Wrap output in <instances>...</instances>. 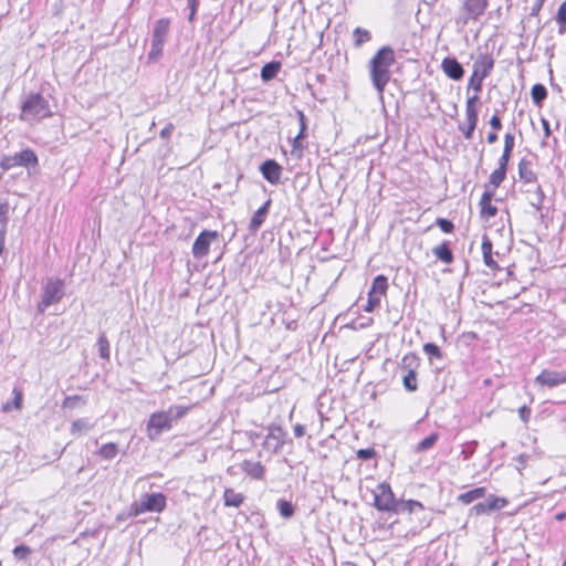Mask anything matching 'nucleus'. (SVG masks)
<instances>
[{"label": "nucleus", "mask_w": 566, "mask_h": 566, "mask_svg": "<svg viewBox=\"0 0 566 566\" xmlns=\"http://www.w3.org/2000/svg\"><path fill=\"white\" fill-rule=\"evenodd\" d=\"M438 439H439V433L432 432L431 434H429L427 438H424L417 444L416 452H424V451L431 449L434 446V443L438 441Z\"/></svg>", "instance_id": "473e14b6"}, {"label": "nucleus", "mask_w": 566, "mask_h": 566, "mask_svg": "<svg viewBox=\"0 0 566 566\" xmlns=\"http://www.w3.org/2000/svg\"><path fill=\"white\" fill-rule=\"evenodd\" d=\"M492 249H493V244H492L491 240L489 239L488 235H483L482 244H481V250H482L484 263L490 269L495 270L499 266H497V263L494 261V259L492 256Z\"/></svg>", "instance_id": "6ab92c4d"}, {"label": "nucleus", "mask_w": 566, "mask_h": 566, "mask_svg": "<svg viewBox=\"0 0 566 566\" xmlns=\"http://www.w3.org/2000/svg\"><path fill=\"white\" fill-rule=\"evenodd\" d=\"M0 167L3 170H10L15 167H24L29 170L39 168V158L31 148H24L13 155H6L0 160Z\"/></svg>", "instance_id": "20e7f679"}, {"label": "nucleus", "mask_w": 566, "mask_h": 566, "mask_svg": "<svg viewBox=\"0 0 566 566\" xmlns=\"http://www.w3.org/2000/svg\"><path fill=\"white\" fill-rule=\"evenodd\" d=\"M263 178L271 185H277L282 176V167L274 160L268 159L260 166Z\"/></svg>", "instance_id": "9b49d317"}, {"label": "nucleus", "mask_w": 566, "mask_h": 566, "mask_svg": "<svg viewBox=\"0 0 566 566\" xmlns=\"http://www.w3.org/2000/svg\"><path fill=\"white\" fill-rule=\"evenodd\" d=\"M357 458L360 460H369L376 455V452L373 448L368 449H359L357 452Z\"/></svg>", "instance_id": "8fccbe9b"}, {"label": "nucleus", "mask_w": 566, "mask_h": 566, "mask_svg": "<svg viewBox=\"0 0 566 566\" xmlns=\"http://www.w3.org/2000/svg\"><path fill=\"white\" fill-rule=\"evenodd\" d=\"M118 449L115 443L103 444L99 449V454L106 460L114 459L117 455Z\"/></svg>", "instance_id": "e433bc0d"}, {"label": "nucleus", "mask_w": 566, "mask_h": 566, "mask_svg": "<svg viewBox=\"0 0 566 566\" xmlns=\"http://www.w3.org/2000/svg\"><path fill=\"white\" fill-rule=\"evenodd\" d=\"M489 512L497 511L503 509L507 501L504 497L490 496L486 501Z\"/></svg>", "instance_id": "58836bf2"}, {"label": "nucleus", "mask_w": 566, "mask_h": 566, "mask_svg": "<svg viewBox=\"0 0 566 566\" xmlns=\"http://www.w3.org/2000/svg\"><path fill=\"white\" fill-rule=\"evenodd\" d=\"M485 493V489L484 488H476L474 490H471V491H468L465 493H462L460 496H459V500L464 503V504H470L472 503L473 501L482 497Z\"/></svg>", "instance_id": "2f4dec72"}, {"label": "nucleus", "mask_w": 566, "mask_h": 566, "mask_svg": "<svg viewBox=\"0 0 566 566\" xmlns=\"http://www.w3.org/2000/svg\"><path fill=\"white\" fill-rule=\"evenodd\" d=\"M511 155H512V153L503 150V154H502V156L499 159V168H502V169L506 170L507 164H509L510 158H511Z\"/></svg>", "instance_id": "864d4df0"}, {"label": "nucleus", "mask_w": 566, "mask_h": 566, "mask_svg": "<svg viewBox=\"0 0 566 566\" xmlns=\"http://www.w3.org/2000/svg\"><path fill=\"white\" fill-rule=\"evenodd\" d=\"M387 289H388L387 277L385 275L380 274L374 279L373 285H371V289L369 292L381 297L382 295L386 294Z\"/></svg>", "instance_id": "a878e982"}, {"label": "nucleus", "mask_w": 566, "mask_h": 566, "mask_svg": "<svg viewBox=\"0 0 566 566\" xmlns=\"http://www.w3.org/2000/svg\"><path fill=\"white\" fill-rule=\"evenodd\" d=\"M486 140L489 144H494L497 142V135L496 133H489L488 134V137H486Z\"/></svg>", "instance_id": "0e129e2a"}, {"label": "nucleus", "mask_w": 566, "mask_h": 566, "mask_svg": "<svg viewBox=\"0 0 566 566\" xmlns=\"http://www.w3.org/2000/svg\"><path fill=\"white\" fill-rule=\"evenodd\" d=\"M353 35L355 39L356 46H360L361 44L368 42L371 39L369 31L361 29V28H356L354 30Z\"/></svg>", "instance_id": "4c0bfd02"}, {"label": "nucleus", "mask_w": 566, "mask_h": 566, "mask_svg": "<svg viewBox=\"0 0 566 566\" xmlns=\"http://www.w3.org/2000/svg\"><path fill=\"white\" fill-rule=\"evenodd\" d=\"M436 223L444 233H450L453 231L454 226L450 220L439 218L437 219Z\"/></svg>", "instance_id": "49530a36"}, {"label": "nucleus", "mask_w": 566, "mask_h": 566, "mask_svg": "<svg viewBox=\"0 0 566 566\" xmlns=\"http://www.w3.org/2000/svg\"><path fill=\"white\" fill-rule=\"evenodd\" d=\"M423 352L429 355L430 357L440 358L441 357V350L440 348L433 344V343H427L423 345Z\"/></svg>", "instance_id": "c03bdc74"}, {"label": "nucleus", "mask_w": 566, "mask_h": 566, "mask_svg": "<svg viewBox=\"0 0 566 566\" xmlns=\"http://www.w3.org/2000/svg\"><path fill=\"white\" fill-rule=\"evenodd\" d=\"M51 116L49 102L39 93L29 94L21 105L20 119L31 125Z\"/></svg>", "instance_id": "7ed1b4c3"}, {"label": "nucleus", "mask_w": 566, "mask_h": 566, "mask_svg": "<svg viewBox=\"0 0 566 566\" xmlns=\"http://www.w3.org/2000/svg\"><path fill=\"white\" fill-rule=\"evenodd\" d=\"M494 66V60L489 54H480L473 64V73L483 80L489 76Z\"/></svg>", "instance_id": "ddd939ff"}, {"label": "nucleus", "mask_w": 566, "mask_h": 566, "mask_svg": "<svg viewBox=\"0 0 566 566\" xmlns=\"http://www.w3.org/2000/svg\"><path fill=\"white\" fill-rule=\"evenodd\" d=\"M515 137L512 133H506L504 136V151L512 153L514 148Z\"/></svg>", "instance_id": "3c124183"}, {"label": "nucleus", "mask_w": 566, "mask_h": 566, "mask_svg": "<svg viewBox=\"0 0 566 566\" xmlns=\"http://www.w3.org/2000/svg\"><path fill=\"white\" fill-rule=\"evenodd\" d=\"M482 82L483 78L480 77L479 75L475 76V73L472 72V75L469 81V87H472L475 91V93H479L482 88Z\"/></svg>", "instance_id": "09e8293b"}, {"label": "nucleus", "mask_w": 566, "mask_h": 566, "mask_svg": "<svg viewBox=\"0 0 566 566\" xmlns=\"http://www.w3.org/2000/svg\"><path fill=\"white\" fill-rule=\"evenodd\" d=\"M520 463H524V457L523 455L520 457Z\"/></svg>", "instance_id": "338daca9"}, {"label": "nucleus", "mask_w": 566, "mask_h": 566, "mask_svg": "<svg viewBox=\"0 0 566 566\" xmlns=\"http://www.w3.org/2000/svg\"><path fill=\"white\" fill-rule=\"evenodd\" d=\"M441 69L451 80L459 81L464 74L462 65L454 57H446L442 60Z\"/></svg>", "instance_id": "4468645a"}, {"label": "nucleus", "mask_w": 566, "mask_h": 566, "mask_svg": "<svg viewBox=\"0 0 566 566\" xmlns=\"http://www.w3.org/2000/svg\"><path fill=\"white\" fill-rule=\"evenodd\" d=\"M224 505L239 507L243 502V495L241 493L235 492L233 489H226L224 494Z\"/></svg>", "instance_id": "393cba45"}, {"label": "nucleus", "mask_w": 566, "mask_h": 566, "mask_svg": "<svg viewBox=\"0 0 566 566\" xmlns=\"http://www.w3.org/2000/svg\"><path fill=\"white\" fill-rule=\"evenodd\" d=\"M305 137V134L304 133H298L292 140V151H296L298 150L300 153H302L303 148H304V145L302 143V140L304 139Z\"/></svg>", "instance_id": "de8ad7c7"}, {"label": "nucleus", "mask_w": 566, "mask_h": 566, "mask_svg": "<svg viewBox=\"0 0 566 566\" xmlns=\"http://www.w3.org/2000/svg\"><path fill=\"white\" fill-rule=\"evenodd\" d=\"M13 557L17 560H25L32 553V549L27 545H19L13 549Z\"/></svg>", "instance_id": "79ce46f5"}, {"label": "nucleus", "mask_w": 566, "mask_h": 566, "mask_svg": "<svg viewBox=\"0 0 566 566\" xmlns=\"http://www.w3.org/2000/svg\"><path fill=\"white\" fill-rule=\"evenodd\" d=\"M556 22L558 23V33L565 34L566 33V1H564L556 13Z\"/></svg>", "instance_id": "72a5a7b5"}, {"label": "nucleus", "mask_w": 566, "mask_h": 566, "mask_svg": "<svg viewBox=\"0 0 566 566\" xmlns=\"http://www.w3.org/2000/svg\"><path fill=\"white\" fill-rule=\"evenodd\" d=\"M219 238V233L212 230H203L192 244V254L196 259L205 258L210 250L212 241Z\"/></svg>", "instance_id": "1a4fd4ad"}, {"label": "nucleus", "mask_w": 566, "mask_h": 566, "mask_svg": "<svg viewBox=\"0 0 566 566\" xmlns=\"http://www.w3.org/2000/svg\"><path fill=\"white\" fill-rule=\"evenodd\" d=\"M533 103L541 106L543 101L547 97V90L543 84H535L531 90Z\"/></svg>", "instance_id": "c756f323"}, {"label": "nucleus", "mask_w": 566, "mask_h": 566, "mask_svg": "<svg viewBox=\"0 0 566 566\" xmlns=\"http://www.w3.org/2000/svg\"><path fill=\"white\" fill-rule=\"evenodd\" d=\"M563 566H566V559L563 562Z\"/></svg>", "instance_id": "774afa93"}, {"label": "nucleus", "mask_w": 566, "mask_h": 566, "mask_svg": "<svg viewBox=\"0 0 566 566\" xmlns=\"http://www.w3.org/2000/svg\"><path fill=\"white\" fill-rule=\"evenodd\" d=\"M174 129H175V126H174L171 123L167 124V125L161 129V132H160V137H161V138H164V139H168V138H170V136H171V134H172Z\"/></svg>", "instance_id": "6e6d98bb"}, {"label": "nucleus", "mask_w": 566, "mask_h": 566, "mask_svg": "<svg viewBox=\"0 0 566 566\" xmlns=\"http://www.w3.org/2000/svg\"><path fill=\"white\" fill-rule=\"evenodd\" d=\"M472 510L478 514H489V510H488V505H486V502H481V503H478L475 504Z\"/></svg>", "instance_id": "4d7b16f0"}, {"label": "nucleus", "mask_w": 566, "mask_h": 566, "mask_svg": "<svg viewBox=\"0 0 566 566\" xmlns=\"http://www.w3.org/2000/svg\"><path fill=\"white\" fill-rule=\"evenodd\" d=\"M489 124L494 130H499L502 127L501 119L496 114L491 117Z\"/></svg>", "instance_id": "bf43d9fd"}, {"label": "nucleus", "mask_w": 566, "mask_h": 566, "mask_svg": "<svg viewBox=\"0 0 566 566\" xmlns=\"http://www.w3.org/2000/svg\"><path fill=\"white\" fill-rule=\"evenodd\" d=\"M535 382L549 388L557 387L566 382V371H556L544 369L536 378Z\"/></svg>", "instance_id": "9d476101"}, {"label": "nucleus", "mask_w": 566, "mask_h": 566, "mask_svg": "<svg viewBox=\"0 0 566 566\" xmlns=\"http://www.w3.org/2000/svg\"><path fill=\"white\" fill-rule=\"evenodd\" d=\"M64 296V282L61 279L50 277L42 287L41 301L38 303V312L43 314L46 308L59 303Z\"/></svg>", "instance_id": "39448f33"}, {"label": "nucleus", "mask_w": 566, "mask_h": 566, "mask_svg": "<svg viewBox=\"0 0 566 566\" xmlns=\"http://www.w3.org/2000/svg\"><path fill=\"white\" fill-rule=\"evenodd\" d=\"M488 3V0H465L463 3V10L467 13L465 22L468 20H478L483 15Z\"/></svg>", "instance_id": "f8f14e48"}, {"label": "nucleus", "mask_w": 566, "mask_h": 566, "mask_svg": "<svg viewBox=\"0 0 566 566\" xmlns=\"http://www.w3.org/2000/svg\"><path fill=\"white\" fill-rule=\"evenodd\" d=\"M83 405H85V400L81 396L74 395V396H67L63 400L62 406H63V408L75 409L78 406H83Z\"/></svg>", "instance_id": "a19ab883"}, {"label": "nucleus", "mask_w": 566, "mask_h": 566, "mask_svg": "<svg viewBox=\"0 0 566 566\" xmlns=\"http://www.w3.org/2000/svg\"><path fill=\"white\" fill-rule=\"evenodd\" d=\"M465 118L467 125H459V129L467 139H471L476 127L478 115H473L470 113V115H465Z\"/></svg>", "instance_id": "bb28decb"}, {"label": "nucleus", "mask_w": 566, "mask_h": 566, "mask_svg": "<svg viewBox=\"0 0 566 566\" xmlns=\"http://www.w3.org/2000/svg\"><path fill=\"white\" fill-rule=\"evenodd\" d=\"M506 176V170L502 168H496L491 175H490V184L493 186V188L500 187V185L503 182Z\"/></svg>", "instance_id": "ea45409f"}, {"label": "nucleus", "mask_w": 566, "mask_h": 566, "mask_svg": "<svg viewBox=\"0 0 566 566\" xmlns=\"http://www.w3.org/2000/svg\"><path fill=\"white\" fill-rule=\"evenodd\" d=\"M198 4H199V0H188V6H189V9H190V14H189L188 19H189L190 22L193 21V19H195Z\"/></svg>", "instance_id": "5fc2aeb1"}, {"label": "nucleus", "mask_w": 566, "mask_h": 566, "mask_svg": "<svg viewBox=\"0 0 566 566\" xmlns=\"http://www.w3.org/2000/svg\"><path fill=\"white\" fill-rule=\"evenodd\" d=\"M298 122H300V133H304L306 130L305 115L302 111L296 112Z\"/></svg>", "instance_id": "052dcab7"}, {"label": "nucleus", "mask_w": 566, "mask_h": 566, "mask_svg": "<svg viewBox=\"0 0 566 566\" xmlns=\"http://www.w3.org/2000/svg\"><path fill=\"white\" fill-rule=\"evenodd\" d=\"M397 501L390 485L382 482L374 490V506L381 512L394 513Z\"/></svg>", "instance_id": "0eeeda50"}, {"label": "nucleus", "mask_w": 566, "mask_h": 566, "mask_svg": "<svg viewBox=\"0 0 566 566\" xmlns=\"http://www.w3.org/2000/svg\"><path fill=\"white\" fill-rule=\"evenodd\" d=\"M478 99L479 97L476 94L467 99L465 115H470V113L473 115H478V109L475 107V103L478 102Z\"/></svg>", "instance_id": "a18cd8bd"}, {"label": "nucleus", "mask_w": 566, "mask_h": 566, "mask_svg": "<svg viewBox=\"0 0 566 566\" xmlns=\"http://www.w3.org/2000/svg\"><path fill=\"white\" fill-rule=\"evenodd\" d=\"M188 410V407L174 405L167 410L151 413L146 424L147 437L151 441L157 440L164 431H169L172 428L175 421L185 417Z\"/></svg>", "instance_id": "f03ea898"}, {"label": "nucleus", "mask_w": 566, "mask_h": 566, "mask_svg": "<svg viewBox=\"0 0 566 566\" xmlns=\"http://www.w3.org/2000/svg\"><path fill=\"white\" fill-rule=\"evenodd\" d=\"M518 416L524 423L528 422L531 417V409L527 406H522L518 409Z\"/></svg>", "instance_id": "603ef678"}, {"label": "nucleus", "mask_w": 566, "mask_h": 566, "mask_svg": "<svg viewBox=\"0 0 566 566\" xmlns=\"http://www.w3.org/2000/svg\"><path fill=\"white\" fill-rule=\"evenodd\" d=\"M9 210H10V207H9V203L7 201H0V232H1V237H4L6 234V227H7V223H8V220H9Z\"/></svg>", "instance_id": "f704fd0d"}, {"label": "nucleus", "mask_w": 566, "mask_h": 566, "mask_svg": "<svg viewBox=\"0 0 566 566\" xmlns=\"http://www.w3.org/2000/svg\"><path fill=\"white\" fill-rule=\"evenodd\" d=\"M12 392H13V400H11V402H6L2 405L3 412H10L13 409L20 410L22 408V401H23L22 390L14 387Z\"/></svg>", "instance_id": "b1692460"}, {"label": "nucleus", "mask_w": 566, "mask_h": 566, "mask_svg": "<svg viewBox=\"0 0 566 566\" xmlns=\"http://www.w3.org/2000/svg\"><path fill=\"white\" fill-rule=\"evenodd\" d=\"M93 428H94V424L91 423L87 419L80 418L72 422L71 434L78 436V434L90 431Z\"/></svg>", "instance_id": "cd10ccee"}, {"label": "nucleus", "mask_w": 566, "mask_h": 566, "mask_svg": "<svg viewBox=\"0 0 566 566\" xmlns=\"http://www.w3.org/2000/svg\"><path fill=\"white\" fill-rule=\"evenodd\" d=\"M544 2H545V0H535L534 4H533V6H532V8H531V12H530V14H531L532 17H536V15H538V13H539V11H541V9H542V7H543Z\"/></svg>", "instance_id": "13d9d810"}, {"label": "nucleus", "mask_w": 566, "mask_h": 566, "mask_svg": "<svg viewBox=\"0 0 566 566\" xmlns=\"http://www.w3.org/2000/svg\"><path fill=\"white\" fill-rule=\"evenodd\" d=\"M541 123H542V126H543V129H544L545 137H548L551 135V127H549L548 120L545 119V118H542Z\"/></svg>", "instance_id": "680f3d73"}, {"label": "nucleus", "mask_w": 566, "mask_h": 566, "mask_svg": "<svg viewBox=\"0 0 566 566\" xmlns=\"http://www.w3.org/2000/svg\"><path fill=\"white\" fill-rule=\"evenodd\" d=\"M405 365H408L409 370L402 377V384L407 391H416L418 388L417 374L415 369L411 368L412 363H416L415 356H405L402 359Z\"/></svg>", "instance_id": "2eb2a0df"}, {"label": "nucleus", "mask_w": 566, "mask_h": 566, "mask_svg": "<svg viewBox=\"0 0 566 566\" xmlns=\"http://www.w3.org/2000/svg\"><path fill=\"white\" fill-rule=\"evenodd\" d=\"M280 67L281 64L279 62L266 63L261 70V78L264 82L271 81L277 75Z\"/></svg>", "instance_id": "c85d7f7f"}, {"label": "nucleus", "mask_w": 566, "mask_h": 566, "mask_svg": "<svg viewBox=\"0 0 566 566\" xmlns=\"http://www.w3.org/2000/svg\"><path fill=\"white\" fill-rule=\"evenodd\" d=\"M417 510H423V505L419 501H415V500H407V501L398 500L394 513L395 514H401V513H405V512L413 513Z\"/></svg>", "instance_id": "412c9836"}, {"label": "nucleus", "mask_w": 566, "mask_h": 566, "mask_svg": "<svg viewBox=\"0 0 566 566\" xmlns=\"http://www.w3.org/2000/svg\"><path fill=\"white\" fill-rule=\"evenodd\" d=\"M304 433H305L304 426H302V424L294 426V434H295V437L301 438V437L304 436Z\"/></svg>", "instance_id": "e2e57ef3"}, {"label": "nucleus", "mask_w": 566, "mask_h": 566, "mask_svg": "<svg viewBox=\"0 0 566 566\" xmlns=\"http://www.w3.org/2000/svg\"><path fill=\"white\" fill-rule=\"evenodd\" d=\"M270 205H271V201L268 200L261 208H259L254 212V214L252 216L250 223H249V230L251 232H256L259 230V228L262 226V223L264 222V220L268 216Z\"/></svg>", "instance_id": "a211bd4d"}, {"label": "nucleus", "mask_w": 566, "mask_h": 566, "mask_svg": "<svg viewBox=\"0 0 566 566\" xmlns=\"http://www.w3.org/2000/svg\"><path fill=\"white\" fill-rule=\"evenodd\" d=\"M492 198H493L492 191L483 192L481 200H480L482 218L490 219L496 214L497 209L495 206L492 205Z\"/></svg>", "instance_id": "f3484780"}, {"label": "nucleus", "mask_w": 566, "mask_h": 566, "mask_svg": "<svg viewBox=\"0 0 566 566\" xmlns=\"http://www.w3.org/2000/svg\"><path fill=\"white\" fill-rule=\"evenodd\" d=\"M242 471L254 480H261L264 476L265 469L261 464V462H255L251 460H244L241 463Z\"/></svg>", "instance_id": "dca6fc26"}, {"label": "nucleus", "mask_w": 566, "mask_h": 566, "mask_svg": "<svg viewBox=\"0 0 566 566\" xmlns=\"http://www.w3.org/2000/svg\"><path fill=\"white\" fill-rule=\"evenodd\" d=\"M276 505L281 516L284 518H290L294 515V506L291 502L279 500Z\"/></svg>", "instance_id": "c9c22d12"}, {"label": "nucleus", "mask_w": 566, "mask_h": 566, "mask_svg": "<svg viewBox=\"0 0 566 566\" xmlns=\"http://www.w3.org/2000/svg\"><path fill=\"white\" fill-rule=\"evenodd\" d=\"M98 354L102 359L109 360L111 346L107 337L102 333L97 338Z\"/></svg>", "instance_id": "7c9ffc66"}, {"label": "nucleus", "mask_w": 566, "mask_h": 566, "mask_svg": "<svg viewBox=\"0 0 566 566\" xmlns=\"http://www.w3.org/2000/svg\"><path fill=\"white\" fill-rule=\"evenodd\" d=\"M395 63V52L390 46H382L369 61V75L378 94H382L390 80V67Z\"/></svg>", "instance_id": "f257e3e1"}, {"label": "nucleus", "mask_w": 566, "mask_h": 566, "mask_svg": "<svg viewBox=\"0 0 566 566\" xmlns=\"http://www.w3.org/2000/svg\"><path fill=\"white\" fill-rule=\"evenodd\" d=\"M555 518L557 521H564L566 518V512H560V513L556 514Z\"/></svg>", "instance_id": "69168bd1"}, {"label": "nucleus", "mask_w": 566, "mask_h": 566, "mask_svg": "<svg viewBox=\"0 0 566 566\" xmlns=\"http://www.w3.org/2000/svg\"><path fill=\"white\" fill-rule=\"evenodd\" d=\"M169 30L170 20L168 18H161L156 21L151 33V48L148 52L149 61H157L163 55Z\"/></svg>", "instance_id": "423d86ee"}, {"label": "nucleus", "mask_w": 566, "mask_h": 566, "mask_svg": "<svg viewBox=\"0 0 566 566\" xmlns=\"http://www.w3.org/2000/svg\"><path fill=\"white\" fill-rule=\"evenodd\" d=\"M518 175L526 184L536 181V174L532 170L530 161L525 159H522L518 164Z\"/></svg>", "instance_id": "5701e85b"}, {"label": "nucleus", "mask_w": 566, "mask_h": 566, "mask_svg": "<svg viewBox=\"0 0 566 566\" xmlns=\"http://www.w3.org/2000/svg\"><path fill=\"white\" fill-rule=\"evenodd\" d=\"M381 297L373 293H368L367 304L364 307L365 312L371 313L375 308L380 305Z\"/></svg>", "instance_id": "37998d69"}, {"label": "nucleus", "mask_w": 566, "mask_h": 566, "mask_svg": "<svg viewBox=\"0 0 566 566\" xmlns=\"http://www.w3.org/2000/svg\"><path fill=\"white\" fill-rule=\"evenodd\" d=\"M263 444L269 450L274 452L279 451L283 446V441L281 439V430L277 429L276 431L269 432L264 439Z\"/></svg>", "instance_id": "4be33fe9"}, {"label": "nucleus", "mask_w": 566, "mask_h": 566, "mask_svg": "<svg viewBox=\"0 0 566 566\" xmlns=\"http://www.w3.org/2000/svg\"><path fill=\"white\" fill-rule=\"evenodd\" d=\"M432 253L434 256L442 261L446 264H451L453 262V253L451 249L449 248L448 242H443L432 249Z\"/></svg>", "instance_id": "aec40b11"}, {"label": "nucleus", "mask_w": 566, "mask_h": 566, "mask_svg": "<svg viewBox=\"0 0 566 566\" xmlns=\"http://www.w3.org/2000/svg\"><path fill=\"white\" fill-rule=\"evenodd\" d=\"M166 507V496L163 493H146L135 503L134 511L136 515L146 512H161Z\"/></svg>", "instance_id": "6e6552de"}]
</instances>
